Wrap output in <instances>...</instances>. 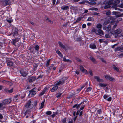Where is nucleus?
Here are the masks:
<instances>
[{
	"mask_svg": "<svg viewBox=\"0 0 123 123\" xmlns=\"http://www.w3.org/2000/svg\"><path fill=\"white\" fill-rule=\"evenodd\" d=\"M65 80V79L63 78L60 80L55 84L54 86L51 89V92H53L55 91L57 89L58 87H59V86H61L64 83Z\"/></svg>",
	"mask_w": 123,
	"mask_h": 123,
	"instance_id": "1",
	"label": "nucleus"
},
{
	"mask_svg": "<svg viewBox=\"0 0 123 123\" xmlns=\"http://www.w3.org/2000/svg\"><path fill=\"white\" fill-rule=\"evenodd\" d=\"M31 101L30 100H29L25 105V107L27 108V110L24 113V116L27 114L29 113L30 111L28 110L31 109L33 107V104H31Z\"/></svg>",
	"mask_w": 123,
	"mask_h": 123,
	"instance_id": "2",
	"label": "nucleus"
},
{
	"mask_svg": "<svg viewBox=\"0 0 123 123\" xmlns=\"http://www.w3.org/2000/svg\"><path fill=\"white\" fill-rule=\"evenodd\" d=\"M83 103H81L78 105H75L74 106H73V107L74 108H75L77 109H78L80 107V110H82L84 108V106L83 105L82 106V104Z\"/></svg>",
	"mask_w": 123,
	"mask_h": 123,
	"instance_id": "3",
	"label": "nucleus"
},
{
	"mask_svg": "<svg viewBox=\"0 0 123 123\" xmlns=\"http://www.w3.org/2000/svg\"><path fill=\"white\" fill-rule=\"evenodd\" d=\"M34 89H33L30 91L29 94L28 95L29 97H33L36 93V91L34 90Z\"/></svg>",
	"mask_w": 123,
	"mask_h": 123,
	"instance_id": "4",
	"label": "nucleus"
},
{
	"mask_svg": "<svg viewBox=\"0 0 123 123\" xmlns=\"http://www.w3.org/2000/svg\"><path fill=\"white\" fill-rule=\"evenodd\" d=\"M2 4L3 6H6L9 5L11 3L10 0H5L2 2Z\"/></svg>",
	"mask_w": 123,
	"mask_h": 123,
	"instance_id": "5",
	"label": "nucleus"
},
{
	"mask_svg": "<svg viewBox=\"0 0 123 123\" xmlns=\"http://www.w3.org/2000/svg\"><path fill=\"white\" fill-rule=\"evenodd\" d=\"M11 101V100L10 99H7L4 100L2 102V103L4 105L8 104L10 103Z\"/></svg>",
	"mask_w": 123,
	"mask_h": 123,
	"instance_id": "6",
	"label": "nucleus"
},
{
	"mask_svg": "<svg viewBox=\"0 0 123 123\" xmlns=\"http://www.w3.org/2000/svg\"><path fill=\"white\" fill-rule=\"evenodd\" d=\"M20 39L19 38H16L14 39H12L11 41V43L14 45H16V43L19 41Z\"/></svg>",
	"mask_w": 123,
	"mask_h": 123,
	"instance_id": "7",
	"label": "nucleus"
},
{
	"mask_svg": "<svg viewBox=\"0 0 123 123\" xmlns=\"http://www.w3.org/2000/svg\"><path fill=\"white\" fill-rule=\"evenodd\" d=\"M80 70L84 73L86 74H88V72L82 66H80Z\"/></svg>",
	"mask_w": 123,
	"mask_h": 123,
	"instance_id": "8",
	"label": "nucleus"
},
{
	"mask_svg": "<svg viewBox=\"0 0 123 123\" xmlns=\"http://www.w3.org/2000/svg\"><path fill=\"white\" fill-rule=\"evenodd\" d=\"M94 78L96 79L97 81L99 82H103L104 80L103 79H100L98 76H95L94 77Z\"/></svg>",
	"mask_w": 123,
	"mask_h": 123,
	"instance_id": "9",
	"label": "nucleus"
},
{
	"mask_svg": "<svg viewBox=\"0 0 123 123\" xmlns=\"http://www.w3.org/2000/svg\"><path fill=\"white\" fill-rule=\"evenodd\" d=\"M90 48L93 49H97V47L95 44L93 43H91L89 45Z\"/></svg>",
	"mask_w": 123,
	"mask_h": 123,
	"instance_id": "10",
	"label": "nucleus"
},
{
	"mask_svg": "<svg viewBox=\"0 0 123 123\" xmlns=\"http://www.w3.org/2000/svg\"><path fill=\"white\" fill-rule=\"evenodd\" d=\"M104 30H105L106 31H110L111 29V26L110 25H109L107 27H105L103 28Z\"/></svg>",
	"mask_w": 123,
	"mask_h": 123,
	"instance_id": "11",
	"label": "nucleus"
},
{
	"mask_svg": "<svg viewBox=\"0 0 123 123\" xmlns=\"http://www.w3.org/2000/svg\"><path fill=\"white\" fill-rule=\"evenodd\" d=\"M69 6H67L66 5H64L62 6L61 7V9L64 10L68 9L69 8Z\"/></svg>",
	"mask_w": 123,
	"mask_h": 123,
	"instance_id": "12",
	"label": "nucleus"
},
{
	"mask_svg": "<svg viewBox=\"0 0 123 123\" xmlns=\"http://www.w3.org/2000/svg\"><path fill=\"white\" fill-rule=\"evenodd\" d=\"M58 44L62 48L65 49H66V47L65 46L63 45L62 43L60 42H58Z\"/></svg>",
	"mask_w": 123,
	"mask_h": 123,
	"instance_id": "13",
	"label": "nucleus"
},
{
	"mask_svg": "<svg viewBox=\"0 0 123 123\" xmlns=\"http://www.w3.org/2000/svg\"><path fill=\"white\" fill-rule=\"evenodd\" d=\"M21 74L23 76L25 77L27 74V73L25 71H23L22 70L20 71Z\"/></svg>",
	"mask_w": 123,
	"mask_h": 123,
	"instance_id": "14",
	"label": "nucleus"
},
{
	"mask_svg": "<svg viewBox=\"0 0 123 123\" xmlns=\"http://www.w3.org/2000/svg\"><path fill=\"white\" fill-rule=\"evenodd\" d=\"M56 53L59 56L61 57H63V55L62 53L60 52L59 50H56Z\"/></svg>",
	"mask_w": 123,
	"mask_h": 123,
	"instance_id": "15",
	"label": "nucleus"
},
{
	"mask_svg": "<svg viewBox=\"0 0 123 123\" xmlns=\"http://www.w3.org/2000/svg\"><path fill=\"white\" fill-rule=\"evenodd\" d=\"M114 0H107L106 4L109 5L113 4Z\"/></svg>",
	"mask_w": 123,
	"mask_h": 123,
	"instance_id": "16",
	"label": "nucleus"
},
{
	"mask_svg": "<svg viewBox=\"0 0 123 123\" xmlns=\"http://www.w3.org/2000/svg\"><path fill=\"white\" fill-rule=\"evenodd\" d=\"M18 95H15L14 96L13 98V101L15 102H17L18 98Z\"/></svg>",
	"mask_w": 123,
	"mask_h": 123,
	"instance_id": "17",
	"label": "nucleus"
},
{
	"mask_svg": "<svg viewBox=\"0 0 123 123\" xmlns=\"http://www.w3.org/2000/svg\"><path fill=\"white\" fill-rule=\"evenodd\" d=\"M121 32V30L120 29H118L116 30L115 32L116 34H120Z\"/></svg>",
	"mask_w": 123,
	"mask_h": 123,
	"instance_id": "18",
	"label": "nucleus"
},
{
	"mask_svg": "<svg viewBox=\"0 0 123 123\" xmlns=\"http://www.w3.org/2000/svg\"><path fill=\"white\" fill-rule=\"evenodd\" d=\"M113 68L115 70L117 71V72H120L119 68H118L117 67H116L115 65H113Z\"/></svg>",
	"mask_w": 123,
	"mask_h": 123,
	"instance_id": "19",
	"label": "nucleus"
},
{
	"mask_svg": "<svg viewBox=\"0 0 123 123\" xmlns=\"http://www.w3.org/2000/svg\"><path fill=\"white\" fill-rule=\"evenodd\" d=\"M110 22V21L109 20V19H108L105 21L103 23V25H106L108 24Z\"/></svg>",
	"mask_w": 123,
	"mask_h": 123,
	"instance_id": "20",
	"label": "nucleus"
},
{
	"mask_svg": "<svg viewBox=\"0 0 123 123\" xmlns=\"http://www.w3.org/2000/svg\"><path fill=\"white\" fill-rule=\"evenodd\" d=\"M96 27L98 29H101L102 28V25L100 23H98L97 24Z\"/></svg>",
	"mask_w": 123,
	"mask_h": 123,
	"instance_id": "21",
	"label": "nucleus"
},
{
	"mask_svg": "<svg viewBox=\"0 0 123 123\" xmlns=\"http://www.w3.org/2000/svg\"><path fill=\"white\" fill-rule=\"evenodd\" d=\"M6 62L8 66L9 67L12 66L13 64V62Z\"/></svg>",
	"mask_w": 123,
	"mask_h": 123,
	"instance_id": "22",
	"label": "nucleus"
},
{
	"mask_svg": "<svg viewBox=\"0 0 123 123\" xmlns=\"http://www.w3.org/2000/svg\"><path fill=\"white\" fill-rule=\"evenodd\" d=\"M46 88H44L43 91L40 93L39 94V95L40 96H41L44 94L46 92Z\"/></svg>",
	"mask_w": 123,
	"mask_h": 123,
	"instance_id": "23",
	"label": "nucleus"
},
{
	"mask_svg": "<svg viewBox=\"0 0 123 123\" xmlns=\"http://www.w3.org/2000/svg\"><path fill=\"white\" fill-rule=\"evenodd\" d=\"M120 3V1L119 0H114L113 4H117Z\"/></svg>",
	"mask_w": 123,
	"mask_h": 123,
	"instance_id": "24",
	"label": "nucleus"
},
{
	"mask_svg": "<svg viewBox=\"0 0 123 123\" xmlns=\"http://www.w3.org/2000/svg\"><path fill=\"white\" fill-rule=\"evenodd\" d=\"M99 85L100 87H103L106 86L107 85L106 84L100 83L99 84Z\"/></svg>",
	"mask_w": 123,
	"mask_h": 123,
	"instance_id": "25",
	"label": "nucleus"
},
{
	"mask_svg": "<svg viewBox=\"0 0 123 123\" xmlns=\"http://www.w3.org/2000/svg\"><path fill=\"white\" fill-rule=\"evenodd\" d=\"M92 32H94L96 34H98V33H97V30L96 29H95L93 28L92 30Z\"/></svg>",
	"mask_w": 123,
	"mask_h": 123,
	"instance_id": "26",
	"label": "nucleus"
},
{
	"mask_svg": "<svg viewBox=\"0 0 123 123\" xmlns=\"http://www.w3.org/2000/svg\"><path fill=\"white\" fill-rule=\"evenodd\" d=\"M87 20L93 21L94 20V19L92 17H90L88 18Z\"/></svg>",
	"mask_w": 123,
	"mask_h": 123,
	"instance_id": "27",
	"label": "nucleus"
},
{
	"mask_svg": "<svg viewBox=\"0 0 123 123\" xmlns=\"http://www.w3.org/2000/svg\"><path fill=\"white\" fill-rule=\"evenodd\" d=\"M36 79V77H32L29 79V81L30 82H31L33 81H34Z\"/></svg>",
	"mask_w": 123,
	"mask_h": 123,
	"instance_id": "28",
	"label": "nucleus"
},
{
	"mask_svg": "<svg viewBox=\"0 0 123 123\" xmlns=\"http://www.w3.org/2000/svg\"><path fill=\"white\" fill-rule=\"evenodd\" d=\"M98 32L99 34L102 35H104V33L103 31L100 29H98Z\"/></svg>",
	"mask_w": 123,
	"mask_h": 123,
	"instance_id": "29",
	"label": "nucleus"
},
{
	"mask_svg": "<svg viewBox=\"0 0 123 123\" xmlns=\"http://www.w3.org/2000/svg\"><path fill=\"white\" fill-rule=\"evenodd\" d=\"M70 9L73 10H75L77 9V7L73 6L71 7Z\"/></svg>",
	"mask_w": 123,
	"mask_h": 123,
	"instance_id": "30",
	"label": "nucleus"
},
{
	"mask_svg": "<svg viewBox=\"0 0 123 123\" xmlns=\"http://www.w3.org/2000/svg\"><path fill=\"white\" fill-rule=\"evenodd\" d=\"M45 100H44V101L42 102L41 104V106L39 108V109H42L43 107L44 103V101Z\"/></svg>",
	"mask_w": 123,
	"mask_h": 123,
	"instance_id": "31",
	"label": "nucleus"
},
{
	"mask_svg": "<svg viewBox=\"0 0 123 123\" xmlns=\"http://www.w3.org/2000/svg\"><path fill=\"white\" fill-rule=\"evenodd\" d=\"M110 76V75H106L104 76V77L106 79L109 80Z\"/></svg>",
	"mask_w": 123,
	"mask_h": 123,
	"instance_id": "32",
	"label": "nucleus"
},
{
	"mask_svg": "<svg viewBox=\"0 0 123 123\" xmlns=\"http://www.w3.org/2000/svg\"><path fill=\"white\" fill-rule=\"evenodd\" d=\"M34 48L35 50L37 51H38L39 50V46L38 45H36L34 47Z\"/></svg>",
	"mask_w": 123,
	"mask_h": 123,
	"instance_id": "33",
	"label": "nucleus"
},
{
	"mask_svg": "<svg viewBox=\"0 0 123 123\" xmlns=\"http://www.w3.org/2000/svg\"><path fill=\"white\" fill-rule=\"evenodd\" d=\"M114 8H115V9L116 10H118L120 11H123V10L122 9H121L118 8H117V7L116 6H114Z\"/></svg>",
	"mask_w": 123,
	"mask_h": 123,
	"instance_id": "34",
	"label": "nucleus"
},
{
	"mask_svg": "<svg viewBox=\"0 0 123 123\" xmlns=\"http://www.w3.org/2000/svg\"><path fill=\"white\" fill-rule=\"evenodd\" d=\"M46 20L47 21L49 22L50 23L52 24L53 23V22L51 21V20L48 18H46Z\"/></svg>",
	"mask_w": 123,
	"mask_h": 123,
	"instance_id": "35",
	"label": "nucleus"
},
{
	"mask_svg": "<svg viewBox=\"0 0 123 123\" xmlns=\"http://www.w3.org/2000/svg\"><path fill=\"white\" fill-rule=\"evenodd\" d=\"M89 10H91L97 11L98 10V9L97 8L92 7L90 8Z\"/></svg>",
	"mask_w": 123,
	"mask_h": 123,
	"instance_id": "36",
	"label": "nucleus"
},
{
	"mask_svg": "<svg viewBox=\"0 0 123 123\" xmlns=\"http://www.w3.org/2000/svg\"><path fill=\"white\" fill-rule=\"evenodd\" d=\"M92 89V88L90 87H88L86 90V91L87 92H88L91 91Z\"/></svg>",
	"mask_w": 123,
	"mask_h": 123,
	"instance_id": "37",
	"label": "nucleus"
},
{
	"mask_svg": "<svg viewBox=\"0 0 123 123\" xmlns=\"http://www.w3.org/2000/svg\"><path fill=\"white\" fill-rule=\"evenodd\" d=\"M110 6L108 4V5L105 6L104 7V8L105 9H106L110 8Z\"/></svg>",
	"mask_w": 123,
	"mask_h": 123,
	"instance_id": "38",
	"label": "nucleus"
},
{
	"mask_svg": "<svg viewBox=\"0 0 123 123\" xmlns=\"http://www.w3.org/2000/svg\"><path fill=\"white\" fill-rule=\"evenodd\" d=\"M6 62H12V59L8 58H6Z\"/></svg>",
	"mask_w": 123,
	"mask_h": 123,
	"instance_id": "39",
	"label": "nucleus"
},
{
	"mask_svg": "<svg viewBox=\"0 0 123 123\" xmlns=\"http://www.w3.org/2000/svg\"><path fill=\"white\" fill-rule=\"evenodd\" d=\"M109 80L111 81H115V79L113 78L110 76Z\"/></svg>",
	"mask_w": 123,
	"mask_h": 123,
	"instance_id": "40",
	"label": "nucleus"
},
{
	"mask_svg": "<svg viewBox=\"0 0 123 123\" xmlns=\"http://www.w3.org/2000/svg\"><path fill=\"white\" fill-rule=\"evenodd\" d=\"M63 61L65 62H70L69 59H66L65 56H64L63 58Z\"/></svg>",
	"mask_w": 123,
	"mask_h": 123,
	"instance_id": "41",
	"label": "nucleus"
},
{
	"mask_svg": "<svg viewBox=\"0 0 123 123\" xmlns=\"http://www.w3.org/2000/svg\"><path fill=\"white\" fill-rule=\"evenodd\" d=\"M62 94V93H57L56 95V97L57 98H58L60 97Z\"/></svg>",
	"mask_w": 123,
	"mask_h": 123,
	"instance_id": "42",
	"label": "nucleus"
},
{
	"mask_svg": "<svg viewBox=\"0 0 123 123\" xmlns=\"http://www.w3.org/2000/svg\"><path fill=\"white\" fill-rule=\"evenodd\" d=\"M118 12H112V14L116 15L117 14L119 13Z\"/></svg>",
	"mask_w": 123,
	"mask_h": 123,
	"instance_id": "43",
	"label": "nucleus"
},
{
	"mask_svg": "<svg viewBox=\"0 0 123 123\" xmlns=\"http://www.w3.org/2000/svg\"><path fill=\"white\" fill-rule=\"evenodd\" d=\"M85 86L84 85H83L81 87V88L80 89H78L77 90L79 92L83 88H84L85 87Z\"/></svg>",
	"mask_w": 123,
	"mask_h": 123,
	"instance_id": "44",
	"label": "nucleus"
},
{
	"mask_svg": "<svg viewBox=\"0 0 123 123\" xmlns=\"http://www.w3.org/2000/svg\"><path fill=\"white\" fill-rule=\"evenodd\" d=\"M106 15L108 16L110 15L111 14V12L110 11H108L106 13Z\"/></svg>",
	"mask_w": 123,
	"mask_h": 123,
	"instance_id": "45",
	"label": "nucleus"
},
{
	"mask_svg": "<svg viewBox=\"0 0 123 123\" xmlns=\"http://www.w3.org/2000/svg\"><path fill=\"white\" fill-rule=\"evenodd\" d=\"M90 59L91 61H92L93 62L95 61V59L92 57H90Z\"/></svg>",
	"mask_w": 123,
	"mask_h": 123,
	"instance_id": "46",
	"label": "nucleus"
},
{
	"mask_svg": "<svg viewBox=\"0 0 123 123\" xmlns=\"http://www.w3.org/2000/svg\"><path fill=\"white\" fill-rule=\"evenodd\" d=\"M7 21L9 23H11L12 21V20L11 19H9L7 20Z\"/></svg>",
	"mask_w": 123,
	"mask_h": 123,
	"instance_id": "47",
	"label": "nucleus"
},
{
	"mask_svg": "<svg viewBox=\"0 0 123 123\" xmlns=\"http://www.w3.org/2000/svg\"><path fill=\"white\" fill-rule=\"evenodd\" d=\"M105 37L106 38H109L110 37V36L108 34H107L105 35Z\"/></svg>",
	"mask_w": 123,
	"mask_h": 123,
	"instance_id": "48",
	"label": "nucleus"
},
{
	"mask_svg": "<svg viewBox=\"0 0 123 123\" xmlns=\"http://www.w3.org/2000/svg\"><path fill=\"white\" fill-rule=\"evenodd\" d=\"M51 112L50 111H48L46 112V114H47L49 115L51 114Z\"/></svg>",
	"mask_w": 123,
	"mask_h": 123,
	"instance_id": "49",
	"label": "nucleus"
},
{
	"mask_svg": "<svg viewBox=\"0 0 123 123\" xmlns=\"http://www.w3.org/2000/svg\"><path fill=\"white\" fill-rule=\"evenodd\" d=\"M88 71V73H89L92 76L93 75L92 72L91 70H90L89 72Z\"/></svg>",
	"mask_w": 123,
	"mask_h": 123,
	"instance_id": "50",
	"label": "nucleus"
},
{
	"mask_svg": "<svg viewBox=\"0 0 123 123\" xmlns=\"http://www.w3.org/2000/svg\"><path fill=\"white\" fill-rule=\"evenodd\" d=\"M93 14L94 15H99V13H96L95 12L93 13Z\"/></svg>",
	"mask_w": 123,
	"mask_h": 123,
	"instance_id": "51",
	"label": "nucleus"
},
{
	"mask_svg": "<svg viewBox=\"0 0 123 123\" xmlns=\"http://www.w3.org/2000/svg\"><path fill=\"white\" fill-rule=\"evenodd\" d=\"M108 97V96L106 94L104 95L103 96V98L105 99L106 98Z\"/></svg>",
	"mask_w": 123,
	"mask_h": 123,
	"instance_id": "52",
	"label": "nucleus"
},
{
	"mask_svg": "<svg viewBox=\"0 0 123 123\" xmlns=\"http://www.w3.org/2000/svg\"><path fill=\"white\" fill-rule=\"evenodd\" d=\"M66 121V119L64 118L63 119L62 121V122L63 123H65Z\"/></svg>",
	"mask_w": 123,
	"mask_h": 123,
	"instance_id": "53",
	"label": "nucleus"
},
{
	"mask_svg": "<svg viewBox=\"0 0 123 123\" xmlns=\"http://www.w3.org/2000/svg\"><path fill=\"white\" fill-rule=\"evenodd\" d=\"M75 59L76 61H78V62H80V59L78 57H76Z\"/></svg>",
	"mask_w": 123,
	"mask_h": 123,
	"instance_id": "54",
	"label": "nucleus"
},
{
	"mask_svg": "<svg viewBox=\"0 0 123 123\" xmlns=\"http://www.w3.org/2000/svg\"><path fill=\"white\" fill-rule=\"evenodd\" d=\"M13 91V88H12L11 90L8 91V92L9 93H11Z\"/></svg>",
	"mask_w": 123,
	"mask_h": 123,
	"instance_id": "55",
	"label": "nucleus"
},
{
	"mask_svg": "<svg viewBox=\"0 0 123 123\" xmlns=\"http://www.w3.org/2000/svg\"><path fill=\"white\" fill-rule=\"evenodd\" d=\"M25 96V93L23 94V95L21 97V98H24Z\"/></svg>",
	"mask_w": 123,
	"mask_h": 123,
	"instance_id": "56",
	"label": "nucleus"
},
{
	"mask_svg": "<svg viewBox=\"0 0 123 123\" xmlns=\"http://www.w3.org/2000/svg\"><path fill=\"white\" fill-rule=\"evenodd\" d=\"M7 84L11 86L12 85V83L9 82H7Z\"/></svg>",
	"mask_w": 123,
	"mask_h": 123,
	"instance_id": "57",
	"label": "nucleus"
},
{
	"mask_svg": "<svg viewBox=\"0 0 123 123\" xmlns=\"http://www.w3.org/2000/svg\"><path fill=\"white\" fill-rule=\"evenodd\" d=\"M18 35V32L17 31H16L14 33L13 36H14L15 35Z\"/></svg>",
	"mask_w": 123,
	"mask_h": 123,
	"instance_id": "58",
	"label": "nucleus"
},
{
	"mask_svg": "<svg viewBox=\"0 0 123 123\" xmlns=\"http://www.w3.org/2000/svg\"><path fill=\"white\" fill-rule=\"evenodd\" d=\"M107 101H110L111 100V97H110L108 98L107 99Z\"/></svg>",
	"mask_w": 123,
	"mask_h": 123,
	"instance_id": "59",
	"label": "nucleus"
},
{
	"mask_svg": "<svg viewBox=\"0 0 123 123\" xmlns=\"http://www.w3.org/2000/svg\"><path fill=\"white\" fill-rule=\"evenodd\" d=\"M82 27L83 28H85L86 27V25L85 24H83L82 25Z\"/></svg>",
	"mask_w": 123,
	"mask_h": 123,
	"instance_id": "60",
	"label": "nucleus"
},
{
	"mask_svg": "<svg viewBox=\"0 0 123 123\" xmlns=\"http://www.w3.org/2000/svg\"><path fill=\"white\" fill-rule=\"evenodd\" d=\"M118 7L123 8V4H121V5H118Z\"/></svg>",
	"mask_w": 123,
	"mask_h": 123,
	"instance_id": "61",
	"label": "nucleus"
},
{
	"mask_svg": "<svg viewBox=\"0 0 123 123\" xmlns=\"http://www.w3.org/2000/svg\"><path fill=\"white\" fill-rule=\"evenodd\" d=\"M37 103V101L35 100L34 101V104L35 106H36Z\"/></svg>",
	"mask_w": 123,
	"mask_h": 123,
	"instance_id": "62",
	"label": "nucleus"
},
{
	"mask_svg": "<svg viewBox=\"0 0 123 123\" xmlns=\"http://www.w3.org/2000/svg\"><path fill=\"white\" fill-rule=\"evenodd\" d=\"M81 19V18H78L77 20V21L79 22L80 21Z\"/></svg>",
	"mask_w": 123,
	"mask_h": 123,
	"instance_id": "63",
	"label": "nucleus"
},
{
	"mask_svg": "<svg viewBox=\"0 0 123 123\" xmlns=\"http://www.w3.org/2000/svg\"><path fill=\"white\" fill-rule=\"evenodd\" d=\"M99 114H100L101 113V110H98L97 112Z\"/></svg>",
	"mask_w": 123,
	"mask_h": 123,
	"instance_id": "64",
	"label": "nucleus"
}]
</instances>
